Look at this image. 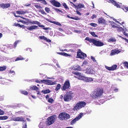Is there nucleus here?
Returning a JSON list of instances; mask_svg holds the SVG:
<instances>
[{
  "label": "nucleus",
  "instance_id": "f257e3e1",
  "mask_svg": "<svg viewBox=\"0 0 128 128\" xmlns=\"http://www.w3.org/2000/svg\"><path fill=\"white\" fill-rule=\"evenodd\" d=\"M104 91L103 88H97L92 92L91 94V96L92 99L94 100L99 99L102 97Z\"/></svg>",
  "mask_w": 128,
  "mask_h": 128
},
{
  "label": "nucleus",
  "instance_id": "f03ea898",
  "mask_svg": "<svg viewBox=\"0 0 128 128\" xmlns=\"http://www.w3.org/2000/svg\"><path fill=\"white\" fill-rule=\"evenodd\" d=\"M85 40L88 41L90 43H92L94 45L97 46H101L104 45L103 42L99 40H97L94 39L89 38L88 37H86L85 39Z\"/></svg>",
  "mask_w": 128,
  "mask_h": 128
},
{
  "label": "nucleus",
  "instance_id": "7ed1b4c3",
  "mask_svg": "<svg viewBox=\"0 0 128 128\" xmlns=\"http://www.w3.org/2000/svg\"><path fill=\"white\" fill-rule=\"evenodd\" d=\"M86 105V103L84 101H80L76 103L73 108L74 111H77L81 108L84 107Z\"/></svg>",
  "mask_w": 128,
  "mask_h": 128
},
{
  "label": "nucleus",
  "instance_id": "20e7f679",
  "mask_svg": "<svg viewBox=\"0 0 128 128\" xmlns=\"http://www.w3.org/2000/svg\"><path fill=\"white\" fill-rule=\"evenodd\" d=\"M74 92L71 91H70L68 92L65 94L64 96V100L65 102H69L73 98V95Z\"/></svg>",
  "mask_w": 128,
  "mask_h": 128
},
{
  "label": "nucleus",
  "instance_id": "39448f33",
  "mask_svg": "<svg viewBox=\"0 0 128 128\" xmlns=\"http://www.w3.org/2000/svg\"><path fill=\"white\" fill-rule=\"evenodd\" d=\"M58 118L61 120H66L70 118V116L69 114L63 112L60 113L58 115Z\"/></svg>",
  "mask_w": 128,
  "mask_h": 128
},
{
  "label": "nucleus",
  "instance_id": "423d86ee",
  "mask_svg": "<svg viewBox=\"0 0 128 128\" xmlns=\"http://www.w3.org/2000/svg\"><path fill=\"white\" fill-rule=\"evenodd\" d=\"M56 116L55 115H52L48 117L47 118V125L49 126L52 124L54 121Z\"/></svg>",
  "mask_w": 128,
  "mask_h": 128
},
{
  "label": "nucleus",
  "instance_id": "0eeeda50",
  "mask_svg": "<svg viewBox=\"0 0 128 128\" xmlns=\"http://www.w3.org/2000/svg\"><path fill=\"white\" fill-rule=\"evenodd\" d=\"M70 86V84L68 80H66L64 83L63 86L61 88L62 90H66L69 89Z\"/></svg>",
  "mask_w": 128,
  "mask_h": 128
},
{
  "label": "nucleus",
  "instance_id": "6e6552de",
  "mask_svg": "<svg viewBox=\"0 0 128 128\" xmlns=\"http://www.w3.org/2000/svg\"><path fill=\"white\" fill-rule=\"evenodd\" d=\"M72 74L75 75L74 77L79 80H82L84 78V76H82V75L81 73L77 71H73L72 72Z\"/></svg>",
  "mask_w": 128,
  "mask_h": 128
},
{
  "label": "nucleus",
  "instance_id": "1a4fd4ad",
  "mask_svg": "<svg viewBox=\"0 0 128 128\" xmlns=\"http://www.w3.org/2000/svg\"><path fill=\"white\" fill-rule=\"evenodd\" d=\"M87 55L86 54L82 52L80 49L78 50L77 52V58L81 59H84V57H86Z\"/></svg>",
  "mask_w": 128,
  "mask_h": 128
},
{
  "label": "nucleus",
  "instance_id": "9d476101",
  "mask_svg": "<svg viewBox=\"0 0 128 128\" xmlns=\"http://www.w3.org/2000/svg\"><path fill=\"white\" fill-rule=\"evenodd\" d=\"M83 114L82 113H80L70 123L71 125H73L77 121L80 119L82 116Z\"/></svg>",
  "mask_w": 128,
  "mask_h": 128
},
{
  "label": "nucleus",
  "instance_id": "9b49d317",
  "mask_svg": "<svg viewBox=\"0 0 128 128\" xmlns=\"http://www.w3.org/2000/svg\"><path fill=\"white\" fill-rule=\"evenodd\" d=\"M30 23L32 24H38L39 27L42 28L45 30H46L49 29L48 28H45L44 25H40L41 24L40 22L37 21H33L32 22H31Z\"/></svg>",
  "mask_w": 128,
  "mask_h": 128
},
{
  "label": "nucleus",
  "instance_id": "f8f14e48",
  "mask_svg": "<svg viewBox=\"0 0 128 128\" xmlns=\"http://www.w3.org/2000/svg\"><path fill=\"white\" fill-rule=\"evenodd\" d=\"M50 2L52 5L55 7H59L61 5L60 2L55 0H50Z\"/></svg>",
  "mask_w": 128,
  "mask_h": 128
},
{
  "label": "nucleus",
  "instance_id": "ddd939ff",
  "mask_svg": "<svg viewBox=\"0 0 128 128\" xmlns=\"http://www.w3.org/2000/svg\"><path fill=\"white\" fill-rule=\"evenodd\" d=\"M10 6V3H2L0 4V7L3 9L6 8Z\"/></svg>",
  "mask_w": 128,
  "mask_h": 128
},
{
  "label": "nucleus",
  "instance_id": "4468645a",
  "mask_svg": "<svg viewBox=\"0 0 128 128\" xmlns=\"http://www.w3.org/2000/svg\"><path fill=\"white\" fill-rule=\"evenodd\" d=\"M120 52V51L118 50L117 48H114L111 50L110 55L111 56L114 55L116 54H118Z\"/></svg>",
  "mask_w": 128,
  "mask_h": 128
},
{
  "label": "nucleus",
  "instance_id": "2eb2a0df",
  "mask_svg": "<svg viewBox=\"0 0 128 128\" xmlns=\"http://www.w3.org/2000/svg\"><path fill=\"white\" fill-rule=\"evenodd\" d=\"M13 119L15 121H24V118L19 116H17L15 118H13Z\"/></svg>",
  "mask_w": 128,
  "mask_h": 128
},
{
  "label": "nucleus",
  "instance_id": "dca6fc26",
  "mask_svg": "<svg viewBox=\"0 0 128 128\" xmlns=\"http://www.w3.org/2000/svg\"><path fill=\"white\" fill-rule=\"evenodd\" d=\"M98 21L100 24H102L105 25L106 24V22L105 20L102 18H99L98 20Z\"/></svg>",
  "mask_w": 128,
  "mask_h": 128
},
{
  "label": "nucleus",
  "instance_id": "f3484780",
  "mask_svg": "<svg viewBox=\"0 0 128 128\" xmlns=\"http://www.w3.org/2000/svg\"><path fill=\"white\" fill-rule=\"evenodd\" d=\"M72 69L78 71H80L82 70L81 67L78 65L73 66L72 68Z\"/></svg>",
  "mask_w": 128,
  "mask_h": 128
},
{
  "label": "nucleus",
  "instance_id": "a211bd4d",
  "mask_svg": "<svg viewBox=\"0 0 128 128\" xmlns=\"http://www.w3.org/2000/svg\"><path fill=\"white\" fill-rule=\"evenodd\" d=\"M38 28V27L36 26H32L26 28L27 29L29 30H35Z\"/></svg>",
  "mask_w": 128,
  "mask_h": 128
},
{
  "label": "nucleus",
  "instance_id": "6ab92c4d",
  "mask_svg": "<svg viewBox=\"0 0 128 128\" xmlns=\"http://www.w3.org/2000/svg\"><path fill=\"white\" fill-rule=\"evenodd\" d=\"M83 80H85L86 82H90L93 81V79L91 78H88L84 76V78H83Z\"/></svg>",
  "mask_w": 128,
  "mask_h": 128
},
{
  "label": "nucleus",
  "instance_id": "aec40b11",
  "mask_svg": "<svg viewBox=\"0 0 128 128\" xmlns=\"http://www.w3.org/2000/svg\"><path fill=\"white\" fill-rule=\"evenodd\" d=\"M86 72L88 74H94V72L93 69L92 68H87Z\"/></svg>",
  "mask_w": 128,
  "mask_h": 128
},
{
  "label": "nucleus",
  "instance_id": "412c9836",
  "mask_svg": "<svg viewBox=\"0 0 128 128\" xmlns=\"http://www.w3.org/2000/svg\"><path fill=\"white\" fill-rule=\"evenodd\" d=\"M16 13L19 14H24L26 13H28V11H16Z\"/></svg>",
  "mask_w": 128,
  "mask_h": 128
},
{
  "label": "nucleus",
  "instance_id": "4be33fe9",
  "mask_svg": "<svg viewBox=\"0 0 128 128\" xmlns=\"http://www.w3.org/2000/svg\"><path fill=\"white\" fill-rule=\"evenodd\" d=\"M55 84L56 82H53L52 81L49 80H47L46 84L48 85H52Z\"/></svg>",
  "mask_w": 128,
  "mask_h": 128
},
{
  "label": "nucleus",
  "instance_id": "5701e85b",
  "mask_svg": "<svg viewBox=\"0 0 128 128\" xmlns=\"http://www.w3.org/2000/svg\"><path fill=\"white\" fill-rule=\"evenodd\" d=\"M76 8H84V6L83 4L80 3L78 4Z\"/></svg>",
  "mask_w": 128,
  "mask_h": 128
},
{
  "label": "nucleus",
  "instance_id": "b1692460",
  "mask_svg": "<svg viewBox=\"0 0 128 128\" xmlns=\"http://www.w3.org/2000/svg\"><path fill=\"white\" fill-rule=\"evenodd\" d=\"M24 59V58H23L21 56H20L16 59L15 61H16L19 60H23Z\"/></svg>",
  "mask_w": 128,
  "mask_h": 128
},
{
  "label": "nucleus",
  "instance_id": "393cba45",
  "mask_svg": "<svg viewBox=\"0 0 128 128\" xmlns=\"http://www.w3.org/2000/svg\"><path fill=\"white\" fill-rule=\"evenodd\" d=\"M44 94L49 93L50 92V91L49 89L47 90H43L41 91Z\"/></svg>",
  "mask_w": 128,
  "mask_h": 128
},
{
  "label": "nucleus",
  "instance_id": "a878e982",
  "mask_svg": "<svg viewBox=\"0 0 128 128\" xmlns=\"http://www.w3.org/2000/svg\"><path fill=\"white\" fill-rule=\"evenodd\" d=\"M112 1L113 2L112 4H113L114 5L116 6L117 8H120V6L118 3H117L116 2L114 1Z\"/></svg>",
  "mask_w": 128,
  "mask_h": 128
},
{
  "label": "nucleus",
  "instance_id": "bb28decb",
  "mask_svg": "<svg viewBox=\"0 0 128 128\" xmlns=\"http://www.w3.org/2000/svg\"><path fill=\"white\" fill-rule=\"evenodd\" d=\"M50 22L56 25H58L60 26H62V24L59 22H58L56 21L52 22V21H51Z\"/></svg>",
  "mask_w": 128,
  "mask_h": 128
},
{
  "label": "nucleus",
  "instance_id": "cd10ccee",
  "mask_svg": "<svg viewBox=\"0 0 128 128\" xmlns=\"http://www.w3.org/2000/svg\"><path fill=\"white\" fill-rule=\"evenodd\" d=\"M50 22L56 25H58L60 26H62V24L59 22H58L56 21L52 22V21H51Z\"/></svg>",
  "mask_w": 128,
  "mask_h": 128
},
{
  "label": "nucleus",
  "instance_id": "c85d7f7f",
  "mask_svg": "<svg viewBox=\"0 0 128 128\" xmlns=\"http://www.w3.org/2000/svg\"><path fill=\"white\" fill-rule=\"evenodd\" d=\"M108 41V42H114L116 41V40L114 38H111Z\"/></svg>",
  "mask_w": 128,
  "mask_h": 128
},
{
  "label": "nucleus",
  "instance_id": "c756f323",
  "mask_svg": "<svg viewBox=\"0 0 128 128\" xmlns=\"http://www.w3.org/2000/svg\"><path fill=\"white\" fill-rule=\"evenodd\" d=\"M8 117L6 116H0V120H4L7 119Z\"/></svg>",
  "mask_w": 128,
  "mask_h": 128
},
{
  "label": "nucleus",
  "instance_id": "7c9ffc66",
  "mask_svg": "<svg viewBox=\"0 0 128 128\" xmlns=\"http://www.w3.org/2000/svg\"><path fill=\"white\" fill-rule=\"evenodd\" d=\"M124 64V66L125 67L128 68V62H125L122 63Z\"/></svg>",
  "mask_w": 128,
  "mask_h": 128
},
{
  "label": "nucleus",
  "instance_id": "2f4dec72",
  "mask_svg": "<svg viewBox=\"0 0 128 128\" xmlns=\"http://www.w3.org/2000/svg\"><path fill=\"white\" fill-rule=\"evenodd\" d=\"M61 85L60 84H58L56 87L55 90L56 91L58 90L60 88Z\"/></svg>",
  "mask_w": 128,
  "mask_h": 128
},
{
  "label": "nucleus",
  "instance_id": "473e14b6",
  "mask_svg": "<svg viewBox=\"0 0 128 128\" xmlns=\"http://www.w3.org/2000/svg\"><path fill=\"white\" fill-rule=\"evenodd\" d=\"M6 68V67L4 66H0V71H2L5 70Z\"/></svg>",
  "mask_w": 128,
  "mask_h": 128
},
{
  "label": "nucleus",
  "instance_id": "72a5a7b5",
  "mask_svg": "<svg viewBox=\"0 0 128 128\" xmlns=\"http://www.w3.org/2000/svg\"><path fill=\"white\" fill-rule=\"evenodd\" d=\"M117 66L116 64L112 65L111 67L112 70H116L117 67Z\"/></svg>",
  "mask_w": 128,
  "mask_h": 128
},
{
  "label": "nucleus",
  "instance_id": "f704fd0d",
  "mask_svg": "<svg viewBox=\"0 0 128 128\" xmlns=\"http://www.w3.org/2000/svg\"><path fill=\"white\" fill-rule=\"evenodd\" d=\"M31 88L32 90H36V91L38 89V88L35 86H33L32 87H31Z\"/></svg>",
  "mask_w": 128,
  "mask_h": 128
},
{
  "label": "nucleus",
  "instance_id": "c9c22d12",
  "mask_svg": "<svg viewBox=\"0 0 128 128\" xmlns=\"http://www.w3.org/2000/svg\"><path fill=\"white\" fill-rule=\"evenodd\" d=\"M71 18L72 19L74 20H80V18H79L78 16H75L74 17H72V18Z\"/></svg>",
  "mask_w": 128,
  "mask_h": 128
},
{
  "label": "nucleus",
  "instance_id": "e433bc0d",
  "mask_svg": "<svg viewBox=\"0 0 128 128\" xmlns=\"http://www.w3.org/2000/svg\"><path fill=\"white\" fill-rule=\"evenodd\" d=\"M45 11L48 13L50 11V8L48 7H46L45 8Z\"/></svg>",
  "mask_w": 128,
  "mask_h": 128
},
{
  "label": "nucleus",
  "instance_id": "4c0bfd02",
  "mask_svg": "<svg viewBox=\"0 0 128 128\" xmlns=\"http://www.w3.org/2000/svg\"><path fill=\"white\" fill-rule=\"evenodd\" d=\"M22 94H24L25 95H27L28 94V92L26 90H24L21 91Z\"/></svg>",
  "mask_w": 128,
  "mask_h": 128
},
{
  "label": "nucleus",
  "instance_id": "58836bf2",
  "mask_svg": "<svg viewBox=\"0 0 128 128\" xmlns=\"http://www.w3.org/2000/svg\"><path fill=\"white\" fill-rule=\"evenodd\" d=\"M54 9L57 12H62V11L61 10H60L58 8H54Z\"/></svg>",
  "mask_w": 128,
  "mask_h": 128
},
{
  "label": "nucleus",
  "instance_id": "ea45409f",
  "mask_svg": "<svg viewBox=\"0 0 128 128\" xmlns=\"http://www.w3.org/2000/svg\"><path fill=\"white\" fill-rule=\"evenodd\" d=\"M36 0L38 2H42L44 3L45 4H47L45 0Z\"/></svg>",
  "mask_w": 128,
  "mask_h": 128
},
{
  "label": "nucleus",
  "instance_id": "a19ab883",
  "mask_svg": "<svg viewBox=\"0 0 128 128\" xmlns=\"http://www.w3.org/2000/svg\"><path fill=\"white\" fill-rule=\"evenodd\" d=\"M39 12L43 14L46 15V14L44 11L43 10H39Z\"/></svg>",
  "mask_w": 128,
  "mask_h": 128
},
{
  "label": "nucleus",
  "instance_id": "79ce46f5",
  "mask_svg": "<svg viewBox=\"0 0 128 128\" xmlns=\"http://www.w3.org/2000/svg\"><path fill=\"white\" fill-rule=\"evenodd\" d=\"M90 25L93 27H96L97 26V24L94 23H91L90 24Z\"/></svg>",
  "mask_w": 128,
  "mask_h": 128
},
{
  "label": "nucleus",
  "instance_id": "37998d69",
  "mask_svg": "<svg viewBox=\"0 0 128 128\" xmlns=\"http://www.w3.org/2000/svg\"><path fill=\"white\" fill-rule=\"evenodd\" d=\"M19 41L18 40H16L15 42L14 43V48H16V46L17 44L18 43Z\"/></svg>",
  "mask_w": 128,
  "mask_h": 128
},
{
  "label": "nucleus",
  "instance_id": "c03bdc74",
  "mask_svg": "<svg viewBox=\"0 0 128 128\" xmlns=\"http://www.w3.org/2000/svg\"><path fill=\"white\" fill-rule=\"evenodd\" d=\"M48 101L50 103H52L53 102L54 100L52 98H49Z\"/></svg>",
  "mask_w": 128,
  "mask_h": 128
},
{
  "label": "nucleus",
  "instance_id": "a18cd8bd",
  "mask_svg": "<svg viewBox=\"0 0 128 128\" xmlns=\"http://www.w3.org/2000/svg\"><path fill=\"white\" fill-rule=\"evenodd\" d=\"M90 34L93 36L97 37V36L95 34V33L94 32H92L90 33Z\"/></svg>",
  "mask_w": 128,
  "mask_h": 128
},
{
  "label": "nucleus",
  "instance_id": "49530a36",
  "mask_svg": "<svg viewBox=\"0 0 128 128\" xmlns=\"http://www.w3.org/2000/svg\"><path fill=\"white\" fill-rule=\"evenodd\" d=\"M105 68H106L107 69V70H110L111 71L112 70V68H111V67H110L108 66H105Z\"/></svg>",
  "mask_w": 128,
  "mask_h": 128
},
{
  "label": "nucleus",
  "instance_id": "de8ad7c7",
  "mask_svg": "<svg viewBox=\"0 0 128 128\" xmlns=\"http://www.w3.org/2000/svg\"><path fill=\"white\" fill-rule=\"evenodd\" d=\"M47 80L45 79L41 80H40V81L42 83H44L45 84H46Z\"/></svg>",
  "mask_w": 128,
  "mask_h": 128
},
{
  "label": "nucleus",
  "instance_id": "09e8293b",
  "mask_svg": "<svg viewBox=\"0 0 128 128\" xmlns=\"http://www.w3.org/2000/svg\"><path fill=\"white\" fill-rule=\"evenodd\" d=\"M91 59L94 62H96V60L95 58L92 56H91L90 57Z\"/></svg>",
  "mask_w": 128,
  "mask_h": 128
},
{
  "label": "nucleus",
  "instance_id": "8fccbe9b",
  "mask_svg": "<svg viewBox=\"0 0 128 128\" xmlns=\"http://www.w3.org/2000/svg\"><path fill=\"white\" fill-rule=\"evenodd\" d=\"M63 5L64 7L66 8V9H68V8L66 4L65 3H64L63 4Z\"/></svg>",
  "mask_w": 128,
  "mask_h": 128
},
{
  "label": "nucleus",
  "instance_id": "3c124183",
  "mask_svg": "<svg viewBox=\"0 0 128 128\" xmlns=\"http://www.w3.org/2000/svg\"><path fill=\"white\" fill-rule=\"evenodd\" d=\"M46 37H45L44 36H39V38L41 39H43L44 40H45V39L46 38Z\"/></svg>",
  "mask_w": 128,
  "mask_h": 128
},
{
  "label": "nucleus",
  "instance_id": "603ef678",
  "mask_svg": "<svg viewBox=\"0 0 128 128\" xmlns=\"http://www.w3.org/2000/svg\"><path fill=\"white\" fill-rule=\"evenodd\" d=\"M46 40L47 42H51V40L50 39H48L46 38L45 40Z\"/></svg>",
  "mask_w": 128,
  "mask_h": 128
},
{
  "label": "nucleus",
  "instance_id": "864d4df0",
  "mask_svg": "<svg viewBox=\"0 0 128 128\" xmlns=\"http://www.w3.org/2000/svg\"><path fill=\"white\" fill-rule=\"evenodd\" d=\"M34 6L36 8L38 9L42 8V7L37 4L35 5H34Z\"/></svg>",
  "mask_w": 128,
  "mask_h": 128
},
{
  "label": "nucleus",
  "instance_id": "5fc2aeb1",
  "mask_svg": "<svg viewBox=\"0 0 128 128\" xmlns=\"http://www.w3.org/2000/svg\"><path fill=\"white\" fill-rule=\"evenodd\" d=\"M18 27H20V28H24L26 26L24 25H20V24H19Z\"/></svg>",
  "mask_w": 128,
  "mask_h": 128
},
{
  "label": "nucleus",
  "instance_id": "6e6d98bb",
  "mask_svg": "<svg viewBox=\"0 0 128 128\" xmlns=\"http://www.w3.org/2000/svg\"><path fill=\"white\" fill-rule=\"evenodd\" d=\"M64 56H70L71 55L70 54H68L65 52Z\"/></svg>",
  "mask_w": 128,
  "mask_h": 128
},
{
  "label": "nucleus",
  "instance_id": "4d7b16f0",
  "mask_svg": "<svg viewBox=\"0 0 128 128\" xmlns=\"http://www.w3.org/2000/svg\"><path fill=\"white\" fill-rule=\"evenodd\" d=\"M57 53L58 54H59L60 55H61L62 56H64V54L65 53V52H58Z\"/></svg>",
  "mask_w": 128,
  "mask_h": 128
},
{
  "label": "nucleus",
  "instance_id": "13d9d810",
  "mask_svg": "<svg viewBox=\"0 0 128 128\" xmlns=\"http://www.w3.org/2000/svg\"><path fill=\"white\" fill-rule=\"evenodd\" d=\"M122 9L123 10L125 9L127 11H128V7H126V6H124L122 8Z\"/></svg>",
  "mask_w": 128,
  "mask_h": 128
},
{
  "label": "nucleus",
  "instance_id": "bf43d9fd",
  "mask_svg": "<svg viewBox=\"0 0 128 128\" xmlns=\"http://www.w3.org/2000/svg\"><path fill=\"white\" fill-rule=\"evenodd\" d=\"M4 114V112L3 110L0 109V115H2Z\"/></svg>",
  "mask_w": 128,
  "mask_h": 128
},
{
  "label": "nucleus",
  "instance_id": "052dcab7",
  "mask_svg": "<svg viewBox=\"0 0 128 128\" xmlns=\"http://www.w3.org/2000/svg\"><path fill=\"white\" fill-rule=\"evenodd\" d=\"M13 14H14V16L16 17H20V16H16V13L14 12H12Z\"/></svg>",
  "mask_w": 128,
  "mask_h": 128
},
{
  "label": "nucleus",
  "instance_id": "680f3d73",
  "mask_svg": "<svg viewBox=\"0 0 128 128\" xmlns=\"http://www.w3.org/2000/svg\"><path fill=\"white\" fill-rule=\"evenodd\" d=\"M23 112H22V111H20L18 112H16V114H21Z\"/></svg>",
  "mask_w": 128,
  "mask_h": 128
},
{
  "label": "nucleus",
  "instance_id": "e2e57ef3",
  "mask_svg": "<svg viewBox=\"0 0 128 128\" xmlns=\"http://www.w3.org/2000/svg\"><path fill=\"white\" fill-rule=\"evenodd\" d=\"M123 28H122L121 27H120L118 28V29H117V30L118 31H121L123 29Z\"/></svg>",
  "mask_w": 128,
  "mask_h": 128
},
{
  "label": "nucleus",
  "instance_id": "0e129e2a",
  "mask_svg": "<svg viewBox=\"0 0 128 128\" xmlns=\"http://www.w3.org/2000/svg\"><path fill=\"white\" fill-rule=\"evenodd\" d=\"M96 16L95 14H93L92 16H91V18L92 19H94L95 18H96Z\"/></svg>",
  "mask_w": 128,
  "mask_h": 128
},
{
  "label": "nucleus",
  "instance_id": "69168bd1",
  "mask_svg": "<svg viewBox=\"0 0 128 128\" xmlns=\"http://www.w3.org/2000/svg\"><path fill=\"white\" fill-rule=\"evenodd\" d=\"M22 128H27L26 123L23 126Z\"/></svg>",
  "mask_w": 128,
  "mask_h": 128
},
{
  "label": "nucleus",
  "instance_id": "338daca9",
  "mask_svg": "<svg viewBox=\"0 0 128 128\" xmlns=\"http://www.w3.org/2000/svg\"><path fill=\"white\" fill-rule=\"evenodd\" d=\"M19 24H16V23H15L14 24V26H18V27Z\"/></svg>",
  "mask_w": 128,
  "mask_h": 128
},
{
  "label": "nucleus",
  "instance_id": "774afa93",
  "mask_svg": "<svg viewBox=\"0 0 128 128\" xmlns=\"http://www.w3.org/2000/svg\"><path fill=\"white\" fill-rule=\"evenodd\" d=\"M76 12L77 14L79 15L80 16L81 15V14L80 12H79L78 10H76Z\"/></svg>",
  "mask_w": 128,
  "mask_h": 128
}]
</instances>
